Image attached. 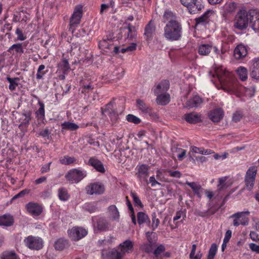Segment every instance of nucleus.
Returning a JSON list of instances; mask_svg holds the SVG:
<instances>
[{
  "label": "nucleus",
  "instance_id": "obj_1",
  "mask_svg": "<svg viewBox=\"0 0 259 259\" xmlns=\"http://www.w3.org/2000/svg\"><path fill=\"white\" fill-rule=\"evenodd\" d=\"M210 76H215L219 80L223 90L230 94H237L239 90V85L236 79L234 77L232 73L222 66L214 68V72L209 71Z\"/></svg>",
  "mask_w": 259,
  "mask_h": 259
},
{
  "label": "nucleus",
  "instance_id": "obj_2",
  "mask_svg": "<svg viewBox=\"0 0 259 259\" xmlns=\"http://www.w3.org/2000/svg\"><path fill=\"white\" fill-rule=\"evenodd\" d=\"M182 25L179 21L166 22L163 28V37L168 41L180 40L182 38Z\"/></svg>",
  "mask_w": 259,
  "mask_h": 259
},
{
  "label": "nucleus",
  "instance_id": "obj_3",
  "mask_svg": "<svg viewBox=\"0 0 259 259\" xmlns=\"http://www.w3.org/2000/svg\"><path fill=\"white\" fill-rule=\"evenodd\" d=\"M251 10L247 11L245 9L240 10L235 15L234 20V26L235 28L242 30L245 29L250 21Z\"/></svg>",
  "mask_w": 259,
  "mask_h": 259
},
{
  "label": "nucleus",
  "instance_id": "obj_4",
  "mask_svg": "<svg viewBox=\"0 0 259 259\" xmlns=\"http://www.w3.org/2000/svg\"><path fill=\"white\" fill-rule=\"evenodd\" d=\"M82 17V6L78 5L74 8L73 13L70 19L69 31L73 33L75 28L80 22Z\"/></svg>",
  "mask_w": 259,
  "mask_h": 259
},
{
  "label": "nucleus",
  "instance_id": "obj_5",
  "mask_svg": "<svg viewBox=\"0 0 259 259\" xmlns=\"http://www.w3.org/2000/svg\"><path fill=\"white\" fill-rule=\"evenodd\" d=\"M25 246L31 250H38L43 247L42 239L38 237L29 235L25 237L23 240Z\"/></svg>",
  "mask_w": 259,
  "mask_h": 259
},
{
  "label": "nucleus",
  "instance_id": "obj_6",
  "mask_svg": "<svg viewBox=\"0 0 259 259\" xmlns=\"http://www.w3.org/2000/svg\"><path fill=\"white\" fill-rule=\"evenodd\" d=\"M87 176V172L76 168L70 170L65 176L66 179L72 183H77Z\"/></svg>",
  "mask_w": 259,
  "mask_h": 259
},
{
  "label": "nucleus",
  "instance_id": "obj_7",
  "mask_svg": "<svg viewBox=\"0 0 259 259\" xmlns=\"http://www.w3.org/2000/svg\"><path fill=\"white\" fill-rule=\"evenodd\" d=\"M249 211H244L236 212L231 215V218H234L233 225L238 227L240 225L246 226L248 224L249 219L248 215L249 214Z\"/></svg>",
  "mask_w": 259,
  "mask_h": 259
},
{
  "label": "nucleus",
  "instance_id": "obj_8",
  "mask_svg": "<svg viewBox=\"0 0 259 259\" xmlns=\"http://www.w3.org/2000/svg\"><path fill=\"white\" fill-rule=\"evenodd\" d=\"M257 169L255 167H250L246 171L245 177V187L246 189L251 191L254 184Z\"/></svg>",
  "mask_w": 259,
  "mask_h": 259
},
{
  "label": "nucleus",
  "instance_id": "obj_9",
  "mask_svg": "<svg viewBox=\"0 0 259 259\" xmlns=\"http://www.w3.org/2000/svg\"><path fill=\"white\" fill-rule=\"evenodd\" d=\"M181 3L187 8L191 14L199 12L203 6L197 0H180Z\"/></svg>",
  "mask_w": 259,
  "mask_h": 259
},
{
  "label": "nucleus",
  "instance_id": "obj_10",
  "mask_svg": "<svg viewBox=\"0 0 259 259\" xmlns=\"http://www.w3.org/2000/svg\"><path fill=\"white\" fill-rule=\"evenodd\" d=\"M68 233L71 240L78 241L87 235L88 231L82 227H74L68 230Z\"/></svg>",
  "mask_w": 259,
  "mask_h": 259
},
{
  "label": "nucleus",
  "instance_id": "obj_11",
  "mask_svg": "<svg viewBox=\"0 0 259 259\" xmlns=\"http://www.w3.org/2000/svg\"><path fill=\"white\" fill-rule=\"evenodd\" d=\"M104 185L100 183H91L85 187L87 193L89 195L101 194L104 192Z\"/></svg>",
  "mask_w": 259,
  "mask_h": 259
},
{
  "label": "nucleus",
  "instance_id": "obj_12",
  "mask_svg": "<svg viewBox=\"0 0 259 259\" xmlns=\"http://www.w3.org/2000/svg\"><path fill=\"white\" fill-rule=\"evenodd\" d=\"M31 113L30 111L25 112L19 115L18 122L20 123L18 127L22 130L26 128L29 124L31 120Z\"/></svg>",
  "mask_w": 259,
  "mask_h": 259
},
{
  "label": "nucleus",
  "instance_id": "obj_13",
  "mask_svg": "<svg viewBox=\"0 0 259 259\" xmlns=\"http://www.w3.org/2000/svg\"><path fill=\"white\" fill-rule=\"evenodd\" d=\"M224 115V112L221 108H217L210 111L208 114L209 118L214 122H218L221 120Z\"/></svg>",
  "mask_w": 259,
  "mask_h": 259
},
{
  "label": "nucleus",
  "instance_id": "obj_14",
  "mask_svg": "<svg viewBox=\"0 0 259 259\" xmlns=\"http://www.w3.org/2000/svg\"><path fill=\"white\" fill-rule=\"evenodd\" d=\"M27 211L31 214L38 216L42 212V207L36 203L29 202L26 205Z\"/></svg>",
  "mask_w": 259,
  "mask_h": 259
},
{
  "label": "nucleus",
  "instance_id": "obj_15",
  "mask_svg": "<svg viewBox=\"0 0 259 259\" xmlns=\"http://www.w3.org/2000/svg\"><path fill=\"white\" fill-rule=\"evenodd\" d=\"M169 87V81L167 80H163L157 84L153 89L155 95H158L160 94L167 92Z\"/></svg>",
  "mask_w": 259,
  "mask_h": 259
},
{
  "label": "nucleus",
  "instance_id": "obj_16",
  "mask_svg": "<svg viewBox=\"0 0 259 259\" xmlns=\"http://www.w3.org/2000/svg\"><path fill=\"white\" fill-rule=\"evenodd\" d=\"M139 180L142 182H145L148 184L147 178L149 176L148 168L146 165L143 164L141 165L137 174Z\"/></svg>",
  "mask_w": 259,
  "mask_h": 259
},
{
  "label": "nucleus",
  "instance_id": "obj_17",
  "mask_svg": "<svg viewBox=\"0 0 259 259\" xmlns=\"http://www.w3.org/2000/svg\"><path fill=\"white\" fill-rule=\"evenodd\" d=\"M250 24L254 31H259V12L255 10H251Z\"/></svg>",
  "mask_w": 259,
  "mask_h": 259
},
{
  "label": "nucleus",
  "instance_id": "obj_18",
  "mask_svg": "<svg viewBox=\"0 0 259 259\" xmlns=\"http://www.w3.org/2000/svg\"><path fill=\"white\" fill-rule=\"evenodd\" d=\"M119 249L123 256L125 253L133 251L134 249V243L130 240H126L122 243L119 244Z\"/></svg>",
  "mask_w": 259,
  "mask_h": 259
},
{
  "label": "nucleus",
  "instance_id": "obj_19",
  "mask_svg": "<svg viewBox=\"0 0 259 259\" xmlns=\"http://www.w3.org/2000/svg\"><path fill=\"white\" fill-rule=\"evenodd\" d=\"M184 119L190 123H196L201 121V114L196 112H191L184 115Z\"/></svg>",
  "mask_w": 259,
  "mask_h": 259
},
{
  "label": "nucleus",
  "instance_id": "obj_20",
  "mask_svg": "<svg viewBox=\"0 0 259 259\" xmlns=\"http://www.w3.org/2000/svg\"><path fill=\"white\" fill-rule=\"evenodd\" d=\"M250 76L254 79H259V58H255L252 61Z\"/></svg>",
  "mask_w": 259,
  "mask_h": 259
},
{
  "label": "nucleus",
  "instance_id": "obj_21",
  "mask_svg": "<svg viewBox=\"0 0 259 259\" xmlns=\"http://www.w3.org/2000/svg\"><path fill=\"white\" fill-rule=\"evenodd\" d=\"M156 27L154 22L151 20L145 28L144 35L147 39H151L155 33Z\"/></svg>",
  "mask_w": 259,
  "mask_h": 259
},
{
  "label": "nucleus",
  "instance_id": "obj_22",
  "mask_svg": "<svg viewBox=\"0 0 259 259\" xmlns=\"http://www.w3.org/2000/svg\"><path fill=\"white\" fill-rule=\"evenodd\" d=\"M203 102L202 98L198 96H195L188 100L185 105V107L192 108L198 107Z\"/></svg>",
  "mask_w": 259,
  "mask_h": 259
},
{
  "label": "nucleus",
  "instance_id": "obj_23",
  "mask_svg": "<svg viewBox=\"0 0 259 259\" xmlns=\"http://www.w3.org/2000/svg\"><path fill=\"white\" fill-rule=\"evenodd\" d=\"M247 54V49L246 47L242 45H240L236 47L234 52V57L237 59H241L246 56Z\"/></svg>",
  "mask_w": 259,
  "mask_h": 259
},
{
  "label": "nucleus",
  "instance_id": "obj_24",
  "mask_svg": "<svg viewBox=\"0 0 259 259\" xmlns=\"http://www.w3.org/2000/svg\"><path fill=\"white\" fill-rule=\"evenodd\" d=\"M89 164L100 172H104L105 169L102 163L95 157H91L89 160Z\"/></svg>",
  "mask_w": 259,
  "mask_h": 259
},
{
  "label": "nucleus",
  "instance_id": "obj_25",
  "mask_svg": "<svg viewBox=\"0 0 259 259\" xmlns=\"http://www.w3.org/2000/svg\"><path fill=\"white\" fill-rule=\"evenodd\" d=\"M155 96L157 97L156 101L158 104L165 105L170 101V96L167 92Z\"/></svg>",
  "mask_w": 259,
  "mask_h": 259
},
{
  "label": "nucleus",
  "instance_id": "obj_26",
  "mask_svg": "<svg viewBox=\"0 0 259 259\" xmlns=\"http://www.w3.org/2000/svg\"><path fill=\"white\" fill-rule=\"evenodd\" d=\"M213 46L210 44H202L198 47V52L200 55L207 56L212 50Z\"/></svg>",
  "mask_w": 259,
  "mask_h": 259
},
{
  "label": "nucleus",
  "instance_id": "obj_27",
  "mask_svg": "<svg viewBox=\"0 0 259 259\" xmlns=\"http://www.w3.org/2000/svg\"><path fill=\"white\" fill-rule=\"evenodd\" d=\"M80 86L82 88V93H87L93 89L90 79L87 77L80 81Z\"/></svg>",
  "mask_w": 259,
  "mask_h": 259
},
{
  "label": "nucleus",
  "instance_id": "obj_28",
  "mask_svg": "<svg viewBox=\"0 0 259 259\" xmlns=\"http://www.w3.org/2000/svg\"><path fill=\"white\" fill-rule=\"evenodd\" d=\"M14 219L10 214H4L0 217V225L9 227L13 225Z\"/></svg>",
  "mask_w": 259,
  "mask_h": 259
},
{
  "label": "nucleus",
  "instance_id": "obj_29",
  "mask_svg": "<svg viewBox=\"0 0 259 259\" xmlns=\"http://www.w3.org/2000/svg\"><path fill=\"white\" fill-rule=\"evenodd\" d=\"M185 184L192 189L193 192L196 194L198 197H201V192L202 190V188L200 185L196 182H189L188 181H186Z\"/></svg>",
  "mask_w": 259,
  "mask_h": 259
},
{
  "label": "nucleus",
  "instance_id": "obj_30",
  "mask_svg": "<svg viewBox=\"0 0 259 259\" xmlns=\"http://www.w3.org/2000/svg\"><path fill=\"white\" fill-rule=\"evenodd\" d=\"M108 211L109 216L112 220L118 221L119 219V212L117 208L115 205H111L108 208Z\"/></svg>",
  "mask_w": 259,
  "mask_h": 259
},
{
  "label": "nucleus",
  "instance_id": "obj_31",
  "mask_svg": "<svg viewBox=\"0 0 259 259\" xmlns=\"http://www.w3.org/2000/svg\"><path fill=\"white\" fill-rule=\"evenodd\" d=\"M38 104L39 107L35 112L36 117L37 120H43L45 117V105L40 101H38Z\"/></svg>",
  "mask_w": 259,
  "mask_h": 259
},
{
  "label": "nucleus",
  "instance_id": "obj_32",
  "mask_svg": "<svg viewBox=\"0 0 259 259\" xmlns=\"http://www.w3.org/2000/svg\"><path fill=\"white\" fill-rule=\"evenodd\" d=\"M137 106L143 113H151V108L148 106L143 101L140 99L137 100Z\"/></svg>",
  "mask_w": 259,
  "mask_h": 259
},
{
  "label": "nucleus",
  "instance_id": "obj_33",
  "mask_svg": "<svg viewBox=\"0 0 259 259\" xmlns=\"http://www.w3.org/2000/svg\"><path fill=\"white\" fill-rule=\"evenodd\" d=\"M107 256L109 259H122L123 257L121 252L115 249L109 251L107 254Z\"/></svg>",
  "mask_w": 259,
  "mask_h": 259
},
{
  "label": "nucleus",
  "instance_id": "obj_34",
  "mask_svg": "<svg viewBox=\"0 0 259 259\" xmlns=\"http://www.w3.org/2000/svg\"><path fill=\"white\" fill-rule=\"evenodd\" d=\"M237 73L242 81H245L248 77V71L246 68L240 66L237 69Z\"/></svg>",
  "mask_w": 259,
  "mask_h": 259
},
{
  "label": "nucleus",
  "instance_id": "obj_35",
  "mask_svg": "<svg viewBox=\"0 0 259 259\" xmlns=\"http://www.w3.org/2000/svg\"><path fill=\"white\" fill-rule=\"evenodd\" d=\"M62 131H75L79 128L78 125L73 122H64L61 124Z\"/></svg>",
  "mask_w": 259,
  "mask_h": 259
},
{
  "label": "nucleus",
  "instance_id": "obj_36",
  "mask_svg": "<svg viewBox=\"0 0 259 259\" xmlns=\"http://www.w3.org/2000/svg\"><path fill=\"white\" fill-rule=\"evenodd\" d=\"M58 197L61 201H65L69 199L70 195L66 189L60 188L58 189Z\"/></svg>",
  "mask_w": 259,
  "mask_h": 259
},
{
  "label": "nucleus",
  "instance_id": "obj_37",
  "mask_svg": "<svg viewBox=\"0 0 259 259\" xmlns=\"http://www.w3.org/2000/svg\"><path fill=\"white\" fill-rule=\"evenodd\" d=\"M76 159L74 157H70L68 155L61 157L59 159L60 163L63 165H70L72 163H75Z\"/></svg>",
  "mask_w": 259,
  "mask_h": 259
},
{
  "label": "nucleus",
  "instance_id": "obj_38",
  "mask_svg": "<svg viewBox=\"0 0 259 259\" xmlns=\"http://www.w3.org/2000/svg\"><path fill=\"white\" fill-rule=\"evenodd\" d=\"M58 65L63 74H67L70 69L68 60L66 59H63Z\"/></svg>",
  "mask_w": 259,
  "mask_h": 259
},
{
  "label": "nucleus",
  "instance_id": "obj_39",
  "mask_svg": "<svg viewBox=\"0 0 259 259\" xmlns=\"http://www.w3.org/2000/svg\"><path fill=\"white\" fill-rule=\"evenodd\" d=\"M112 46V40L109 39H103L99 43V48L102 50L110 49Z\"/></svg>",
  "mask_w": 259,
  "mask_h": 259
},
{
  "label": "nucleus",
  "instance_id": "obj_40",
  "mask_svg": "<svg viewBox=\"0 0 259 259\" xmlns=\"http://www.w3.org/2000/svg\"><path fill=\"white\" fill-rule=\"evenodd\" d=\"M13 50H15V51L19 53L20 54H22L24 53V50L22 48V44L18 43L13 45L8 50V51L11 54H14V53L12 52Z\"/></svg>",
  "mask_w": 259,
  "mask_h": 259
},
{
  "label": "nucleus",
  "instance_id": "obj_41",
  "mask_svg": "<svg viewBox=\"0 0 259 259\" xmlns=\"http://www.w3.org/2000/svg\"><path fill=\"white\" fill-rule=\"evenodd\" d=\"M163 18L167 21V22L174 21H179L176 16L171 11L166 10L163 15Z\"/></svg>",
  "mask_w": 259,
  "mask_h": 259
},
{
  "label": "nucleus",
  "instance_id": "obj_42",
  "mask_svg": "<svg viewBox=\"0 0 259 259\" xmlns=\"http://www.w3.org/2000/svg\"><path fill=\"white\" fill-rule=\"evenodd\" d=\"M109 224L104 219L100 218L97 221V228L100 231H105L108 228Z\"/></svg>",
  "mask_w": 259,
  "mask_h": 259
},
{
  "label": "nucleus",
  "instance_id": "obj_43",
  "mask_svg": "<svg viewBox=\"0 0 259 259\" xmlns=\"http://www.w3.org/2000/svg\"><path fill=\"white\" fill-rule=\"evenodd\" d=\"M7 80L10 83L9 88L10 90L13 91H14L16 87L18 85V81L19 80V78H11L10 77H8L7 78Z\"/></svg>",
  "mask_w": 259,
  "mask_h": 259
},
{
  "label": "nucleus",
  "instance_id": "obj_44",
  "mask_svg": "<svg viewBox=\"0 0 259 259\" xmlns=\"http://www.w3.org/2000/svg\"><path fill=\"white\" fill-rule=\"evenodd\" d=\"M138 218V223L139 225H141L144 223H146L147 221H148L149 224L150 223V221L148 218V216L143 212H139L137 214Z\"/></svg>",
  "mask_w": 259,
  "mask_h": 259
},
{
  "label": "nucleus",
  "instance_id": "obj_45",
  "mask_svg": "<svg viewBox=\"0 0 259 259\" xmlns=\"http://www.w3.org/2000/svg\"><path fill=\"white\" fill-rule=\"evenodd\" d=\"M191 151L195 153H200L203 155H208L210 154L211 152L210 150H205L202 148H198L195 146H192L191 147Z\"/></svg>",
  "mask_w": 259,
  "mask_h": 259
},
{
  "label": "nucleus",
  "instance_id": "obj_46",
  "mask_svg": "<svg viewBox=\"0 0 259 259\" xmlns=\"http://www.w3.org/2000/svg\"><path fill=\"white\" fill-rule=\"evenodd\" d=\"M237 4L234 2L227 3L224 6L225 11L227 13H232L236 9Z\"/></svg>",
  "mask_w": 259,
  "mask_h": 259
},
{
  "label": "nucleus",
  "instance_id": "obj_47",
  "mask_svg": "<svg viewBox=\"0 0 259 259\" xmlns=\"http://www.w3.org/2000/svg\"><path fill=\"white\" fill-rule=\"evenodd\" d=\"M131 196L133 198L134 203L136 206L140 207L141 208L143 207V205L140 198L135 192L132 191L131 192Z\"/></svg>",
  "mask_w": 259,
  "mask_h": 259
},
{
  "label": "nucleus",
  "instance_id": "obj_48",
  "mask_svg": "<svg viewBox=\"0 0 259 259\" xmlns=\"http://www.w3.org/2000/svg\"><path fill=\"white\" fill-rule=\"evenodd\" d=\"M67 244L66 240L60 239L56 241L55 243V248L57 250H62L65 248Z\"/></svg>",
  "mask_w": 259,
  "mask_h": 259
},
{
  "label": "nucleus",
  "instance_id": "obj_49",
  "mask_svg": "<svg viewBox=\"0 0 259 259\" xmlns=\"http://www.w3.org/2000/svg\"><path fill=\"white\" fill-rule=\"evenodd\" d=\"M196 245L193 244L192 245V250L190 254V258L191 259H200L202 257V254L200 251H198L195 255V251L196 250Z\"/></svg>",
  "mask_w": 259,
  "mask_h": 259
},
{
  "label": "nucleus",
  "instance_id": "obj_50",
  "mask_svg": "<svg viewBox=\"0 0 259 259\" xmlns=\"http://www.w3.org/2000/svg\"><path fill=\"white\" fill-rule=\"evenodd\" d=\"M112 107V103H109L108 104H107L105 108V112H108L109 116L112 118H114V119H116L117 116V113L116 111L114 110L110 111V109H111V107Z\"/></svg>",
  "mask_w": 259,
  "mask_h": 259
},
{
  "label": "nucleus",
  "instance_id": "obj_51",
  "mask_svg": "<svg viewBox=\"0 0 259 259\" xmlns=\"http://www.w3.org/2000/svg\"><path fill=\"white\" fill-rule=\"evenodd\" d=\"M217 250V245L215 243L211 244L210 248H209L208 254L207 255V259H214V257L216 254Z\"/></svg>",
  "mask_w": 259,
  "mask_h": 259
},
{
  "label": "nucleus",
  "instance_id": "obj_52",
  "mask_svg": "<svg viewBox=\"0 0 259 259\" xmlns=\"http://www.w3.org/2000/svg\"><path fill=\"white\" fill-rule=\"evenodd\" d=\"M154 247L155 246L154 245V244L150 242L142 245L141 247V248L144 251L149 253L152 252Z\"/></svg>",
  "mask_w": 259,
  "mask_h": 259
},
{
  "label": "nucleus",
  "instance_id": "obj_53",
  "mask_svg": "<svg viewBox=\"0 0 259 259\" xmlns=\"http://www.w3.org/2000/svg\"><path fill=\"white\" fill-rule=\"evenodd\" d=\"M209 12H205L200 17L196 19L197 24H205L208 22V14Z\"/></svg>",
  "mask_w": 259,
  "mask_h": 259
},
{
  "label": "nucleus",
  "instance_id": "obj_54",
  "mask_svg": "<svg viewBox=\"0 0 259 259\" xmlns=\"http://www.w3.org/2000/svg\"><path fill=\"white\" fill-rule=\"evenodd\" d=\"M126 120L134 124H139L141 122V120L136 116L129 114L126 117Z\"/></svg>",
  "mask_w": 259,
  "mask_h": 259
},
{
  "label": "nucleus",
  "instance_id": "obj_55",
  "mask_svg": "<svg viewBox=\"0 0 259 259\" xmlns=\"http://www.w3.org/2000/svg\"><path fill=\"white\" fill-rule=\"evenodd\" d=\"M137 36L136 32L135 30V27L132 26L130 24H128V34L127 38L132 40Z\"/></svg>",
  "mask_w": 259,
  "mask_h": 259
},
{
  "label": "nucleus",
  "instance_id": "obj_56",
  "mask_svg": "<svg viewBox=\"0 0 259 259\" xmlns=\"http://www.w3.org/2000/svg\"><path fill=\"white\" fill-rule=\"evenodd\" d=\"M152 223L151 228L152 230L154 231L158 227L160 223V221L156 218V215L155 213L152 214Z\"/></svg>",
  "mask_w": 259,
  "mask_h": 259
},
{
  "label": "nucleus",
  "instance_id": "obj_57",
  "mask_svg": "<svg viewBox=\"0 0 259 259\" xmlns=\"http://www.w3.org/2000/svg\"><path fill=\"white\" fill-rule=\"evenodd\" d=\"M2 259H17L16 253L12 251H6L4 252L2 256Z\"/></svg>",
  "mask_w": 259,
  "mask_h": 259
},
{
  "label": "nucleus",
  "instance_id": "obj_58",
  "mask_svg": "<svg viewBox=\"0 0 259 259\" xmlns=\"http://www.w3.org/2000/svg\"><path fill=\"white\" fill-rule=\"evenodd\" d=\"M165 247L162 245L158 246L154 251V259H158L159 255L164 251Z\"/></svg>",
  "mask_w": 259,
  "mask_h": 259
},
{
  "label": "nucleus",
  "instance_id": "obj_59",
  "mask_svg": "<svg viewBox=\"0 0 259 259\" xmlns=\"http://www.w3.org/2000/svg\"><path fill=\"white\" fill-rule=\"evenodd\" d=\"M45 68L44 65H39L36 74V78L37 79H40L42 78V76L45 74V72H42V71Z\"/></svg>",
  "mask_w": 259,
  "mask_h": 259
},
{
  "label": "nucleus",
  "instance_id": "obj_60",
  "mask_svg": "<svg viewBox=\"0 0 259 259\" xmlns=\"http://www.w3.org/2000/svg\"><path fill=\"white\" fill-rule=\"evenodd\" d=\"M243 117L242 113L240 111H236L232 116V120L235 122H237L242 119Z\"/></svg>",
  "mask_w": 259,
  "mask_h": 259
},
{
  "label": "nucleus",
  "instance_id": "obj_61",
  "mask_svg": "<svg viewBox=\"0 0 259 259\" xmlns=\"http://www.w3.org/2000/svg\"><path fill=\"white\" fill-rule=\"evenodd\" d=\"M16 34L17 35V39L19 40H24L26 38L25 35H24L21 30L17 28L16 30Z\"/></svg>",
  "mask_w": 259,
  "mask_h": 259
},
{
  "label": "nucleus",
  "instance_id": "obj_62",
  "mask_svg": "<svg viewBox=\"0 0 259 259\" xmlns=\"http://www.w3.org/2000/svg\"><path fill=\"white\" fill-rule=\"evenodd\" d=\"M226 181V179L225 178H221L219 179V184L218 185V189L219 191H221L225 187Z\"/></svg>",
  "mask_w": 259,
  "mask_h": 259
},
{
  "label": "nucleus",
  "instance_id": "obj_63",
  "mask_svg": "<svg viewBox=\"0 0 259 259\" xmlns=\"http://www.w3.org/2000/svg\"><path fill=\"white\" fill-rule=\"evenodd\" d=\"M168 173L169 174V176L176 178H180L182 176V174L180 171L176 170V171H172V170H168Z\"/></svg>",
  "mask_w": 259,
  "mask_h": 259
},
{
  "label": "nucleus",
  "instance_id": "obj_64",
  "mask_svg": "<svg viewBox=\"0 0 259 259\" xmlns=\"http://www.w3.org/2000/svg\"><path fill=\"white\" fill-rule=\"evenodd\" d=\"M178 151L179 152L178 154V158L179 160H182L186 156V150L182 148H179L178 149Z\"/></svg>",
  "mask_w": 259,
  "mask_h": 259
}]
</instances>
